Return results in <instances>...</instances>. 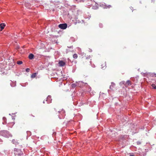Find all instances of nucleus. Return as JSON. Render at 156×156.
Wrapping results in <instances>:
<instances>
[{"mask_svg":"<svg viewBox=\"0 0 156 156\" xmlns=\"http://www.w3.org/2000/svg\"><path fill=\"white\" fill-rule=\"evenodd\" d=\"M66 64V62L62 60H59L58 63V65L59 66L63 67Z\"/></svg>","mask_w":156,"mask_h":156,"instance_id":"obj_1","label":"nucleus"},{"mask_svg":"<svg viewBox=\"0 0 156 156\" xmlns=\"http://www.w3.org/2000/svg\"><path fill=\"white\" fill-rule=\"evenodd\" d=\"M58 27L61 29H65L67 28V24L66 23L60 24L58 25Z\"/></svg>","mask_w":156,"mask_h":156,"instance_id":"obj_2","label":"nucleus"},{"mask_svg":"<svg viewBox=\"0 0 156 156\" xmlns=\"http://www.w3.org/2000/svg\"><path fill=\"white\" fill-rule=\"evenodd\" d=\"M5 26V25L4 23H2L0 24V27L1 28V31L2 30Z\"/></svg>","mask_w":156,"mask_h":156,"instance_id":"obj_3","label":"nucleus"},{"mask_svg":"<svg viewBox=\"0 0 156 156\" xmlns=\"http://www.w3.org/2000/svg\"><path fill=\"white\" fill-rule=\"evenodd\" d=\"M131 84V81L129 80H127L126 83L124 85L126 87H127L128 86L130 85Z\"/></svg>","mask_w":156,"mask_h":156,"instance_id":"obj_4","label":"nucleus"},{"mask_svg":"<svg viewBox=\"0 0 156 156\" xmlns=\"http://www.w3.org/2000/svg\"><path fill=\"white\" fill-rule=\"evenodd\" d=\"M115 86V84L114 83H112V84L110 86V89L113 90Z\"/></svg>","mask_w":156,"mask_h":156,"instance_id":"obj_5","label":"nucleus"},{"mask_svg":"<svg viewBox=\"0 0 156 156\" xmlns=\"http://www.w3.org/2000/svg\"><path fill=\"white\" fill-rule=\"evenodd\" d=\"M37 73H33L31 75V77L32 78H35L37 76Z\"/></svg>","mask_w":156,"mask_h":156,"instance_id":"obj_6","label":"nucleus"},{"mask_svg":"<svg viewBox=\"0 0 156 156\" xmlns=\"http://www.w3.org/2000/svg\"><path fill=\"white\" fill-rule=\"evenodd\" d=\"M34 56L33 54H30L29 55L28 57L30 59H32L33 58Z\"/></svg>","mask_w":156,"mask_h":156,"instance_id":"obj_7","label":"nucleus"},{"mask_svg":"<svg viewBox=\"0 0 156 156\" xmlns=\"http://www.w3.org/2000/svg\"><path fill=\"white\" fill-rule=\"evenodd\" d=\"M78 57V56L77 54H74L73 55V57L75 59H76Z\"/></svg>","mask_w":156,"mask_h":156,"instance_id":"obj_8","label":"nucleus"},{"mask_svg":"<svg viewBox=\"0 0 156 156\" xmlns=\"http://www.w3.org/2000/svg\"><path fill=\"white\" fill-rule=\"evenodd\" d=\"M151 86L153 88L155 89H156V86L155 84H152L151 85Z\"/></svg>","mask_w":156,"mask_h":156,"instance_id":"obj_9","label":"nucleus"},{"mask_svg":"<svg viewBox=\"0 0 156 156\" xmlns=\"http://www.w3.org/2000/svg\"><path fill=\"white\" fill-rule=\"evenodd\" d=\"M23 63V62L21 61H18L17 62V63L19 65Z\"/></svg>","mask_w":156,"mask_h":156,"instance_id":"obj_10","label":"nucleus"},{"mask_svg":"<svg viewBox=\"0 0 156 156\" xmlns=\"http://www.w3.org/2000/svg\"><path fill=\"white\" fill-rule=\"evenodd\" d=\"M72 86V87H73V88H74L76 87V85L74 83H73V84H72L71 85Z\"/></svg>","mask_w":156,"mask_h":156,"instance_id":"obj_11","label":"nucleus"},{"mask_svg":"<svg viewBox=\"0 0 156 156\" xmlns=\"http://www.w3.org/2000/svg\"><path fill=\"white\" fill-rule=\"evenodd\" d=\"M61 112L63 113H65V112L64 110H62L61 111Z\"/></svg>","mask_w":156,"mask_h":156,"instance_id":"obj_12","label":"nucleus"},{"mask_svg":"<svg viewBox=\"0 0 156 156\" xmlns=\"http://www.w3.org/2000/svg\"><path fill=\"white\" fill-rule=\"evenodd\" d=\"M30 69H26V71L27 72H29Z\"/></svg>","mask_w":156,"mask_h":156,"instance_id":"obj_13","label":"nucleus"},{"mask_svg":"<svg viewBox=\"0 0 156 156\" xmlns=\"http://www.w3.org/2000/svg\"><path fill=\"white\" fill-rule=\"evenodd\" d=\"M27 4H28L27 3H26L25 4V5L26 6H27Z\"/></svg>","mask_w":156,"mask_h":156,"instance_id":"obj_14","label":"nucleus"},{"mask_svg":"<svg viewBox=\"0 0 156 156\" xmlns=\"http://www.w3.org/2000/svg\"><path fill=\"white\" fill-rule=\"evenodd\" d=\"M61 112L60 111H58V112Z\"/></svg>","mask_w":156,"mask_h":156,"instance_id":"obj_15","label":"nucleus"},{"mask_svg":"<svg viewBox=\"0 0 156 156\" xmlns=\"http://www.w3.org/2000/svg\"><path fill=\"white\" fill-rule=\"evenodd\" d=\"M130 156H134L133 155H130Z\"/></svg>","mask_w":156,"mask_h":156,"instance_id":"obj_16","label":"nucleus"},{"mask_svg":"<svg viewBox=\"0 0 156 156\" xmlns=\"http://www.w3.org/2000/svg\"><path fill=\"white\" fill-rule=\"evenodd\" d=\"M31 115V116H33V117H34V116H33V115Z\"/></svg>","mask_w":156,"mask_h":156,"instance_id":"obj_17","label":"nucleus"},{"mask_svg":"<svg viewBox=\"0 0 156 156\" xmlns=\"http://www.w3.org/2000/svg\"><path fill=\"white\" fill-rule=\"evenodd\" d=\"M15 155H16L17 154H16V153H15Z\"/></svg>","mask_w":156,"mask_h":156,"instance_id":"obj_18","label":"nucleus"},{"mask_svg":"<svg viewBox=\"0 0 156 156\" xmlns=\"http://www.w3.org/2000/svg\"><path fill=\"white\" fill-rule=\"evenodd\" d=\"M27 8H30V7H28Z\"/></svg>","mask_w":156,"mask_h":156,"instance_id":"obj_19","label":"nucleus"},{"mask_svg":"<svg viewBox=\"0 0 156 156\" xmlns=\"http://www.w3.org/2000/svg\"><path fill=\"white\" fill-rule=\"evenodd\" d=\"M43 103H44V101H43Z\"/></svg>","mask_w":156,"mask_h":156,"instance_id":"obj_20","label":"nucleus"},{"mask_svg":"<svg viewBox=\"0 0 156 156\" xmlns=\"http://www.w3.org/2000/svg\"><path fill=\"white\" fill-rule=\"evenodd\" d=\"M53 110H55V109H53Z\"/></svg>","mask_w":156,"mask_h":156,"instance_id":"obj_21","label":"nucleus"}]
</instances>
